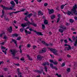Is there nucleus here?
Listing matches in <instances>:
<instances>
[{"label":"nucleus","mask_w":77,"mask_h":77,"mask_svg":"<svg viewBox=\"0 0 77 77\" xmlns=\"http://www.w3.org/2000/svg\"><path fill=\"white\" fill-rule=\"evenodd\" d=\"M64 46L65 47H68L65 48V50L66 51L67 50H71V46H70V45H67V44H64Z\"/></svg>","instance_id":"obj_4"},{"label":"nucleus","mask_w":77,"mask_h":77,"mask_svg":"<svg viewBox=\"0 0 77 77\" xmlns=\"http://www.w3.org/2000/svg\"><path fill=\"white\" fill-rule=\"evenodd\" d=\"M25 60V59L23 57H22L21 58H20V60L23 61V60Z\"/></svg>","instance_id":"obj_38"},{"label":"nucleus","mask_w":77,"mask_h":77,"mask_svg":"<svg viewBox=\"0 0 77 77\" xmlns=\"http://www.w3.org/2000/svg\"><path fill=\"white\" fill-rule=\"evenodd\" d=\"M65 65V62H64L62 63V65H61V66H62V67L64 66Z\"/></svg>","instance_id":"obj_39"},{"label":"nucleus","mask_w":77,"mask_h":77,"mask_svg":"<svg viewBox=\"0 0 77 77\" xmlns=\"http://www.w3.org/2000/svg\"><path fill=\"white\" fill-rule=\"evenodd\" d=\"M6 48L5 47L3 46H2L1 47V50H5Z\"/></svg>","instance_id":"obj_32"},{"label":"nucleus","mask_w":77,"mask_h":77,"mask_svg":"<svg viewBox=\"0 0 77 77\" xmlns=\"http://www.w3.org/2000/svg\"><path fill=\"white\" fill-rule=\"evenodd\" d=\"M44 69H45V71L46 72H47L48 70H47V69H48V68L46 66H45L44 67Z\"/></svg>","instance_id":"obj_30"},{"label":"nucleus","mask_w":77,"mask_h":77,"mask_svg":"<svg viewBox=\"0 0 77 77\" xmlns=\"http://www.w3.org/2000/svg\"><path fill=\"white\" fill-rule=\"evenodd\" d=\"M46 65V63H43V66H45Z\"/></svg>","instance_id":"obj_54"},{"label":"nucleus","mask_w":77,"mask_h":77,"mask_svg":"<svg viewBox=\"0 0 77 77\" xmlns=\"http://www.w3.org/2000/svg\"><path fill=\"white\" fill-rule=\"evenodd\" d=\"M38 15H39L40 14L41 15H43L44 14L43 13H42V11H38Z\"/></svg>","instance_id":"obj_20"},{"label":"nucleus","mask_w":77,"mask_h":77,"mask_svg":"<svg viewBox=\"0 0 77 77\" xmlns=\"http://www.w3.org/2000/svg\"><path fill=\"white\" fill-rule=\"evenodd\" d=\"M54 12V10L53 9H51V10H50L49 11V14H52V13H53Z\"/></svg>","instance_id":"obj_17"},{"label":"nucleus","mask_w":77,"mask_h":77,"mask_svg":"<svg viewBox=\"0 0 77 77\" xmlns=\"http://www.w3.org/2000/svg\"><path fill=\"white\" fill-rule=\"evenodd\" d=\"M66 5H68L67 4H66L64 5H62L61 6V9H63V8H64V6H65Z\"/></svg>","instance_id":"obj_24"},{"label":"nucleus","mask_w":77,"mask_h":77,"mask_svg":"<svg viewBox=\"0 0 77 77\" xmlns=\"http://www.w3.org/2000/svg\"><path fill=\"white\" fill-rule=\"evenodd\" d=\"M10 3L12 6H11V8H12L13 9V8L15 7V4L14 3V2L13 1H11L10 2Z\"/></svg>","instance_id":"obj_11"},{"label":"nucleus","mask_w":77,"mask_h":77,"mask_svg":"<svg viewBox=\"0 0 77 77\" xmlns=\"http://www.w3.org/2000/svg\"><path fill=\"white\" fill-rule=\"evenodd\" d=\"M2 15H3L4 16V14H5V12H4V10H2Z\"/></svg>","instance_id":"obj_48"},{"label":"nucleus","mask_w":77,"mask_h":77,"mask_svg":"<svg viewBox=\"0 0 77 77\" xmlns=\"http://www.w3.org/2000/svg\"><path fill=\"white\" fill-rule=\"evenodd\" d=\"M50 66L51 68L52 69H55V70H57L58 69L57 68V67L55 66H53V64L51 63L50 64Z\"/></svg>","instance_id":"obj_9"},{"label":"nucleus","mask_w":77,"mask_h":77,"mask_svg":"<svg viewBox=\"0 0 77 77\" xmlns=\"http://www.w3.org/2000/svg\"><path fill=\"white\" fill-rule=\"evenodd\" d=\"M59 21H60V18H58L57 19V23H59Z\"/></svg>","instance_id":"obj_44"},{"label":"nucleus","mask_w":77,"mask_h":77,"mask_svg":"<svg viewBox=\"0 0 77 77\" xmlns=\"http://www.w3.org/2000/svg\"><path fill=\"white\" fill-rule=\"evenodd\" d=\"M47 50V49H46V48H44L41 51H40V53H45L46 52V51Z\"/></svg>","instance_id":"obj_12"},{"label":"nucleus","mask_w":77,"mask_h":77,"mask_svg":"<svg viewBox=\"0 0 77 77\" xmlns=\"http://www.w3.org/2000/svg\"><path fill=\"white\" fill-rule=\"evenodd\" d=\"M14 65H17V66H20V64H15Z\"/></svg>","instance_id":"obj_62"},{"label":"nucleus","mask_w":77,"mask_h":77,"mask_svg":"<svg viewBox=\"0 0 77 77\" xmlns=\"http://www.w3.org/2000/svg\"><path fill=\"white\" fill-rule=\"evenodd\" d=\"M60 28H61V29H63V30L61 29H59V32H61V33H62L63 32V30L65 29L66 30V27H63V26H60Z\"/></svg>","instance_id":"obj_6"},{"label":"nucleus","mask_w":77,"mask_h":77,"mask_svg":"<svg viewBox=\"0 0 77 77\" xmlns=\"http://www.w3.org/2000/svg\"><path fill=\"white\" fill-rule=\"evenodd\" d=\"M21 39V37H18L17 39V41H20V39Z\"/></svg>","instance_id":"obj_34"},{"label":"nucleus","mask_w":77,"mask_h":77,"mask_svg":"<svg viewBox=\"0 0 77 77\" xmlns=\"http://www.w3.org/2000/svg\"><path fill=\"white\" fill-rule=\"evenodd\" d=\"M10 52L11 53V54H12L13 56H15L16 53L18 52V51L16 49H11L10 50Z\"/></svg>","instance_id":"obj_2"},{"label":"nucleus","mask_w":77,"mask_h":77,"mask_svg":"<svg viewBox=\"0 0 77 77\" xmlns=\"http://www.w3.org/2000/svg\"><path fill=\"white\" fill-rule=\"evenodd\" d=\"M14 1L16 2L17 5H18V3H19L18 2V0H14Z\"/></svg>","instance_id":"obj_36"},{"label":"nucleus","mask_w":77,"mask_h":77,"mask_svg":"<svg viewBox=\"0 0 77 77\" xmlns=\"http://www.w3.org/2000/svg\"><path fill=\"white\" fill-rule=\"evenodd\" d=\"M70 23H74V20L72 19H70Z\"/></svg>","instance_id":"obj_37"},{"label":"nucleus","mask_w":77,"mask_h":77,"mask_svg":"<svg viewBox=\"0 0 77 77\" xmlns=\"http://www.w3.org/2000/svg\"><path fill=\"white\" fill-rule=\"evenodd\" d=\"M13 58V59H17V60H19V59H20V58L19 57H14Z\"/></svg>","instance_id":"obj_35"},{"label":"nucleus","mask_w":77,"mask_h":77,"mask_svg":"<svg viewBox=\"0 0 77 77\" xmlns=\"http://www.w3.org/2000/svg\"><path fill=\"white\" fill-rule=\"evenodd\" d=\"M27 24L32 25L34 27H37V24L33 22L32 23H30V21H28V23H27Z\"/></svg>","instance_id":"obj_8"},{"label":"nucleus","mask_w":77,"mask_h":77,"mask_svg":"<svg viewBox=\"0 0 77 77\" xmlns=\"http://www.w3.org/2000/svg\"><path fill=\"white\" fill-rule=\"evenodd\" d=\"M12 36H16V37H17L18 36V35L17 34H13Z\"/></svg>","instance_id":"obj_29"},{"label":"nucleus","mask_w":77,"mask_h":77,"mask_svg":"<svg viewBox=\"0 0 77 77\" xmlns=\"http://www.w3.org/2000/svg\"><path fill=\"white\" fill-rule=\"evenodd\" d=\"M50 50L51 51H52L54 54L56 55L59 56V53H58V50L56 49H53L52 48H50Z\"/></svg>","instance_id":"obj_3"},{"label":"nucleus","mask_w":77,"mask_h":77,"mask_svg":"<svg viewBox=\"0 0 77 77\" xmlns=\"http://www.w3.org/2000/svg\"><path fill=\"white\" fill-rule=\"evenodd\" d=\"M7 30L10 33H12V27L10 26L9 28Z\"/></svg>","instance_id":"obj_14"},{"label":"nucleus","mask_w":77,"mask_h":77,"mask_svg":"<svg viewBox=\"0 0 77 77\" xmlns=\"http://www.w3.org/2000/svg\"><path fill=\"white\" fill-rule=\"evenodd\" d=\"M55 16L54 15H53L51 16V19H54L55 18Z\"/></svg>","instance_id":"obj_27"},{"label":"nucleus","mask_w":77,"mask_h":77,"mask_svg":"<svg viewBox=\"0 0 77 77\" xmlns=\"http://www.w3.org/2000/svg\"><path fill=\"white\" fill-rule=\"evenodd\" d=\"M2 51L3 52V53H5V54H6V53H7V52H6V50H5V51H4V50H2Z\"/></svg>","instance_id":"obj_40"},{"label":"nucleus","mask_w":77,"mask_h":77,"mask_svg":"<svg viewBox=\"0 0 77 77\" xmlns=\"http://www.w3.org/2000/svg\"><path fill=\"white\" fill-rule=\"evenodd\" d=\"M50 62H51V63H53V62H54V61H53V60H50Z\"/></svg>","instance_id":"obj_51"},{"label":"nucleus","mask_w":77,"mask_h":77,"mask_svg":"<svg viewBox=\"0 0 77 77\" xmlns=\"http://www.w3.org/2000/svg\"><path fill=\"white\" fill-rule=\"evenodd\" d=\"M12 41L14 42V44H16V45H17V41L14 39H12Z\"/></svg>","instance_id":"obj_26"},{"label":"nucleus","mask_w":77,"mask_h":77,"mask_svg":"<svg viewBox=\"0 0 77 77\" xmlns=\"http://www.w3.org/2000/svg\"><path fill=\"white\" fill-rule=\"evenodd\" d=\"M1 6L3 7V9H5V10H12L13 9L11 7L9 8V7H5L3 5H2Z\"/></svg>","instance_id":"obj_5"},{"label":"nucleus","mask_w":77,"mask_h":77,"mask_svg":"<svg viewBox=\"0 0 77 77\" xmlns=\"http://www.w3.org/2000/svg\"><path fill=\"white\" fill-rule=\"evenodd\" d=\"M44 23L45 24L47 25V24H48V21L47 20H44Z\"/></svg>","instance_id":"obj_23"},{"label":"nucleus","mask_w":77,"mask_h":77,"mask_svg":"<svg viewBox=\"0 0 77 77\" xmlns=\"http://www.w3.org/2000/svg\"><path fill=\"white\" fill-rule=\"evenodd\" d=\"M29 30L30 31H33V29H32V28H30L29 29Z\"/></svg>","instance_id":"obj_61"},{"label":"nucleus","mask_w":77,"mask_h":77,"mask_svg":"<svg viewBox=\"0 0 77 77\" xmlns=\"http://www.w3.org/2000/svg\"><path fill=\"white\" fill-rule=\"evenodd\" d=\"M24 20L26 21H28V19H27V17L26 16L24 19Z\"/></svg>","instance_id":"obj_33"},{"label":"nucleus","mask_w":77,"mask_h":77,"mask_svg":"<svg viewBox=\"0 0 77 77\" xmlns=\"http://www.w3.org/2000/svg\"><path fill=\"white\" fill-rule=\"evenodd\" d=\"M20 12V11H18L15 12H11V13H9V14L10 16H12L13 14H17V13H18V12Z\"/></svg>","instance_id":"obj_15"},{"label":"nucleus","mask_w":77,"mask_h":77,"mask_svg":"<svg viewBox=\"0 0 77 77\" xmlns=\"http://www.w3.org/2000/svg\"><path fill=\"white\" fill-rule=\"evenodd\" d=\"M45 45H46V46H47V47H48V46L49 45H48V44L47 43H45Z\"/></svg>","instance_id":"obj_57"},{"label":"nucleus","mask_w":77,"mask_h":77,"mask_svg":"<svg viewBox=\"0 0 77 77\" xmlns=\"http://www.w3.org/2000/svg\"><path fill=\"white\" fill-rule=\"evenodd\" d=\"M27 57H28L29 60H32V59L31 58L30 56H29V55H27Z\"/></svg>","instance_id":"obj_25"},{"label":"nucleus","mask_w":77,"mask_h":77,"mask_svg":"<svg viewBox=\"0 0 77 77\" xmlns=\"http://www.w3.org/2000/svg\"><path fill=\"white\" fill-rule=\"evenodd\" d=\"M75 43L73 44L74 47L77 46V39L75 38Z\"/></svg>","instance_id":"obj_18"},{"label":"nucleus","mask_w":77,"mask_h":77,"mask_svg":"<svg viewBox=\"0 0 77 77\" xmlns=\"http://www.w3.org/2000/svg\"><path fill=\"white\" fill-rule=\"evenodd\" d=\"M64 42L66 43V44H67V43H68V41H67V40L66 39L64 40Z\"/></svg>","instance_id":"obj_41"},{"label":"nucleus","mask_w":77,"mask_h":77,"mask_svg":"<svg viewBox=\"0 0 77 77\" xmlns=\"http://www.w3.org/2000/svg\"><path fill=\"white\" fill-rule=\"evenodd\" d=\"M67 71L68 72H69L71 71V69L70 68H67L66 69Z\"/></svg>","instance_id":"obj_28"},{"label":"nucleus","mask_w":77,"mask_h":77,"mask_svg":"<svg viewBox=\"0 0 77 77\" xmlns=\"http://www.w3.org/2000/svg\"><path fill=\"white\" fill-rule=\"evenodd\" d=\"M36 15V12L34 13V17H35Z\"/></svg>","instance_id":"obj_50"},{"label":"nucleus","mask_w":77,"mask_h":77,"mask_svg":"<svg viewBox=\"0 0 77 77\" xmlns=\"http://www.w3.org/2000/svg\"><path fill=\"white\" fill-rule=\"evenodd\" d=\"M27 47L28 48H30V47H31V45H30V44H28L27 45Z\"/></svg>","instance_id":"obj_42"},{"label":"nucleus","mask_w":77,"mask_h":77,"mask_svg":"<svg viewBox=\"0 0 77 77\" xmlns=\"http://www.w3.org/2000/svg\"><path fill=\"white\" fill-rule=\"evenodd\" d=\"M34 72H38L39 74H42V72L43 71V69H42L41 71L39 70H34Z\"/></svg>","instance_id":"obj_16"},{"label":"nucleus","mask_w":77,"mask_h":77,"mask_svg":"<svg viewBox=\"0 0 77 77\" xmlns=\"http://www.w3.org/2000/svg\"><path fill=\"white\" fill-rule=\"evenodd\" d=\"M33 31L34 32L36 33L37 35H40L41 36H43V35L42 34V32H37L36 31L33 30Z\"/></svg>","instance_id":"obj_13"},{"label":"nucleus","mask_w":77,"mask_h":77,"mask_svg":"<svg viewBox=\"0 0 77 77\" xmlns=\"http://www.w3.org/2000/svg\"><path fill=\"white\" fill-rule=\"evenodd\" d=\"M20 68H18L17 69V72H20Z\"/></svg>","instance_id":"obj_46"},{"label":"nucleus","mask_w":77,"mask_h":77,"mask_svg":"<svg viewBox=\"0 0 77 77\" xmlns=\"http://www.w3.org/2000/svg\"><path fill=\"white\" fill-rule=\"evenodd\" d=\"M18 75H21L22 74V73L20 72H18Z\"/></svg>","instance_id":"obj_47"},{"label":"nucleus","mask_w":77,"mask_h":77,"mask_svg":"<svg viewBox=\"0 0 77 77\" xmlns=\"http://www.w3.org/2000/svg\"><path fill=\"white\" fill-rule=\"evenodd\" d=\"M42 44H45V42H44V41H42Z\"/></svg>","instance_id":"obj_53"},{"label":"nucleus","mask_w":77,"mask_h":77,"mask_svg":"<svg viewBox=\"0 0 77 77\" xmlns=\"http://www.w3.org/2000/svg\"><path fill=\"white\" fill-rule=\"evenodd\" d=\"M43 58V57H42L40 55H38L37 56V60H39L40 61H41L42 60V59Z\"/></svg>","instance_id":"obj_10"},{"label":"nucleus","mask_w":77,"mask_h":77,"mask_svg":"<svg viewBox=\"0 0 77 77\" xmlns=\"http://www.w3.org/2000/svg\"><path fill=\"white\" fill-rule=\"evenodd\" d=\"M19 48L20 49V50L21 49V45H20L19 47Z\"/></svg>","instance_id":"obj_60"},{"label":"nucleus","mask_w":77,"mask_h":77,"mask_svg":"<svg viewBox=\"0 0 77 77\" xmlns=\"http://www.w3.org/2000/svg\"><path fill=\"white\" fill-rule=\"evenodd\" d=\"M21 26L23 28V29H20V32H23V31H24V30H25V29L24 28L25 27H26V25H25L24 24H21Z\"/></svg>","instance_id":"obj_7"},{"label":"nucleus","mask_w":77,"mask_h":77,"mask_svg":"<svg viewBox=\"0 0 77 77\" xmlns=\"http://www.w3.org/2000/svg\"><path fill=\"white\" fill-rule=\"evenodd\" d=\"M72 38L73 41H74V40L75 39V37H74V36H73L72 37Z\"/></svg>","instance_id":"obj_49"},{"label":"nucleus","mask_w":77,"mask_h":77,"mask_svg":"<svg viewBox=\"0 0 77 77\" xmlns=\"http://www.w3.org/2000/svg\"><path fill=\"white\" fill-rule=\"evenodd\" d=\"M4 70L5 71H6L7 70H8V69L7 68H5Z\"/></svg>","instance_id":"obj_58"},{"label":"nucleus","mask_w":77,"mask_h":77,"mask_svg":"<svg viewBox=\"0 0 77 77\" xmlns=\"http://www.w3.org/2000/svg\"><path fill=\"white\" fill-rule=\"evenodd\" d=\"M4 39H7V37H6V36H4Z\"/></svg>","instance_id":"obj_55"},{"label":"nucleus","mask_w":77,"mask_h":77,"mask_svg":"<svg viewBox=\"0 0 77 77\" xmlns=\"http://www.w3.org/2000/svg\"><path fill=\"white\" fill-rule=\"evenodd\" d=\"M25 32L26 34V35H27V34H31V32L30 31H28L27 30L25 29Z\"/></svg>","instance_id":"obj_19"},{"label":"nucleus","mask_w":77,"mask_h":77,"mask_svg":"<svg viewBox=\"0 0 77 77\" xmlns=\"http://www.w3.org/2000/svg\"><path fill=\"white\" fill-rule=\"evenodd\" d=\"M77 8V5H75L73 7V8L71 9V11H68L66 13L68 15L71 16V14L72 15H73L74 14L75 15H77V11H76Z\"/></svg>","instance_id":"obj_1"},{"label":"nucleus","mask_w":77,"mask_h":77,"mask_svg":"<svg viewBox=\"0 0 77 77\" xmlns=\"http://www.w3.org/2000/svg\"><path fill=\"white\" fill-rule=\"evenodd\" d=\"M69 41H70L71 42H72V40H71V38H69Z\"/></svg>","instance_id":"obj_56"},{"label":"nucleus","mask_w":77,"mask_h":77,"mask_svg":"<svg viewBox=\"0 0 77 77\" xmlns=\"http://www.w3.org/2000/svg\"><path fill=\"white\" fill-rule=\"evenodd\" d=\"M54 65H57L58 63H57V61H55V62H54L53 63Z\"/></svg>","instance_id":"obj_31"},{"label":"nucleus","mask_w":77,"mask_h":77,"mask_svg":"<svg viewBox=\"0 0 77 77\" xmlns=\"http://www.w3.org/2000/svg\"><path fill=\"white\" fill-rule=\"evenodd\" d=\"M37 1L38 2H42V0H37Z\"/></svg>","instance_id":"obj_64"},{"label":"nucleus","mask_w":77,"mask_h":77,"mask_svg":"<svg viewBox=\"0 0 77 77\" xmlns=\"http://www.w3.org/2000/svg\"><path fill=\"white\" fill-rule=\"evenodd\" d=\"M32 15H33V14H32V13H30L29 14H28L27 15V16L26 17H27L28 18H30V17H32Z\"/></svg>","instance_id":"obj_21"},{"label":"nucleus","mask_w":77,"mask_h":77,"mask_svg":"<svg viewBox=\"0 0 77 77\" xmlns=\"http://www.w3.org/2000/svg\"><path fill=\"white\" fill-rule=\"evenodd\" d=\"M28 13H29V12H27L26 13H24L25 14V15H27V14H28Z\"/></svg>","instance_id":"obj_52"},{"label":"nucleus","mask_w":77,"mask_h":77,"mask_svg":"<svg viewBox=\"0 0 77 77\" xmlns=\"http://www.w3.org/2000/svg\"><path fill=\"white\" fill-rule=\"evenodd\" d=\"M45 6H48V4L47 3H45L44 4Z\"/></svg>","instance_id":"obj_45"},{"label":"nucleus","mask_w":77,"mask_h":77,"mask_svg":"<svg viewBox=\"0 0 77 77\" xmlns=\"http://www.w3.org/2000/svg\"><path fill=\"white\" fill-rule=\"evenodd\" d=\"M67 57H71V56H70L69 54H68L67 55Z\"/></svg>","instance_id":"obj_63"},{"label":"nucleus","mask_w":77,"mask_h":77,"mask_svg":"<svg viewBox=\"0 0 77 77\" xmlns=\"http://www.w3.org/2000/svg\"><path fill=\"white\" fill-rule=\"evenodd\" d=\"M4 19L5 20H6V21H7V22L9 21V19L8 18V17H6V16H4Z\"/></svg>","instance_id":"obj_22"},{"label":"nucleus","mask_w":77,"mask_h":77,"mask_svg":"<svg viewBox=\"0 0 77 77\" xmlns=\"http://www.w3.org/2000/svg\"><path fill=\"white\" fill-rule=\"evenodd\" d=\"M45 25L44 24L42 25V29H45Z\"/></svg>","instance_id":"obj_43"},{"label":"nucleus","mask_w":77,"mask_h":77,"mask_svg":"<svg viewBox=\"0 0 77 77\" xmlns=\"http://www.w3.org/2000/svg\"><path fill=\"white\" fill-rule=\"evenodd\" d=\"M46 65H49L50 63L49 62H46Z\"/></svg>","instance_id":"obj_59"}]
</instances>
